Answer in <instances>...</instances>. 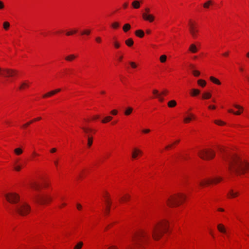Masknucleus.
<instances>
[{"instance_id": "nucleus-1", "label": "nucleus", "mask_w": 249, "mask_h": 249, "mask_svg": "<svg viewBox=\"0 0 249 249\" xmlns=\"http://www.w3.org/2000/svg\"><path fill=\"white\" fill-rule=\"evenodd\" d=\"M168 222L163 221L154 225L150 230H142L132 237L133 244L128 245L126 249H142L143 246L149 240L151 234L155 240H159L164 232L168 230Z\"/></svg>"}, {"instance_id": "nucleus-2", "label": "nucleus", "mask_w": 249, "mask_h": 249, "mask_svg": "<svg viewBox=\"0 0 249 249\" xmlns=\"http://www.w3.org/2000/svg\"><path fill=\"white\" fill-rule=\"evenodd\" d=\"M222 159L229 166V170L231 173L237 175H243L249 170V163L241 160L237 156L227 153L221 155Z\"/></svg>"}, {"instance_id": "nucleus-3", "label": "nucleus", "mask_w": 249, "mask_h": 249, "mask_svg": "<svg viewBox=\"0 0 249 249\" xmlns=\"http://www.w3.org/2000/svg\"><path fill=\"white\" fill-rule=\"evenodd\" d=\"M185 196L182 194H178L171 196L167 200V205L170 207L178 206L185 199Z\"/></svg>"}, {"instance_id": "nucleus-4", "label": "nucleus", "mask_w": 249, "mask_h": 249, "mask_svg": "<svg viewBox=\"0 0 249 249\" xmlns=\"http://www.w3.org/2000/svg\"><path fill=\"white\" fill-rule=\"evenodd\" d=\"M14 209L19 214L24 216L29 213L30 207L26 203H20L15 205L14 207Z\"/></svg>"}, {"instance_id": "nucleus-5", "label": "nucleus", "mask_w": 249, "mask_h": 249, "mask_svg": "<svg viewBox=\"0 0 249 249\" xmlns=\"http://www.w3.org/2000/svg\"><path fill=\"white\" fill-rule=\"evenodd\" d=\"M51 197L43 192L36 195L35 197V201L40 204H47L51 201Z\"/></svg>"}, {"instance_id": "nucleus-6", "label": "nucleus", "mask_w": 249, "mask_h": 249, "mask_svg": "<svg viewBox=\"0 0 249 249\" xmlns=\"http://www.w3.org/2000/svg\"><path fill=\"white\" fill-rule=\"evenodd\" d=\"M199 156L203 160H210L215 156V152L212 149H204L199 151Z\"/></svg>"}, {"instance_id": "nucleus-7", "label": "nucleus", "mask_w": 249, "mask_h": 249, "mask_svg": "<svg viewBox=\"0 0 249 249\" xmlns=\"http://www.w3.org/2000/svg\"><path fill=\"white\" fill-rule=\"evenodd\" d=\"M6 200L12 204H17L19 201V196L15 193H9L4 195Z\"/></svg>"}, {"instance_id": "nucleus-8", "label": "nucleus", "mask_w": 249, "mask_h": 249, "mask_svg": "<svg viewBox=\"0 0 249 249\" xmlns=\"http://www.w3.org/2000/svg\"><path fill=\"white\" fill-rule=\"evenodd\" d=\"M189 32L192 37L194 38H196L197 34L198 33V30L196 27V23L192 22L191 20H190L189 23Z\"/></svg>"}, {"instance_id": "nucleus-9", "label": "nucleus", "mask_w": 249, "mask_h": 249, "mask_svg": "<svg viewBox=\"0 0 249 249\" xmlns=\"http://www.w3.org/2000/svg\"><path fill=\"white\" fill-rule=\"evenodd\" d=\"M222 180L221 177H217L213 179H204L199 182L200 186H204L211 183H217Z\"/></svg>"}, {"instance_id": "nucleus-10", "label": "nucleus", "mask_w": 249, "mask_h": 249, "mask_svg": "<svg viewBox=\"0 0 249 249\" xmlns=\"http://www.w3.org/2000/svg\"><path fill=\"white\" fill-rule=\"evenodd\" d=\"M168 90L166 89H164L162 91L159 92L157 89L153 90V93L156 96V97L158 99L159 101L162 102L164 101L163 96L166 95L168 93Z\"/></svg>"}, {"instance_id": "nucleus-11", "label": "nucleus", "mask_w": 249, "mask_h": 249, "mask_svg": "<svg viewBox=\"0 0 249 249\" xmlns=\"http://www.w3.org/2000/svg\"><path fill=\"white\" fill-rule=\"evenodd\" d=\"M47 186L48 183L45 181L42 182H35L31 184V187L36 191H39L41 188Z\"/></svg>"}, {"instance_id": "nucleus-12", "label": "nucleus", "mask_w": 249, "mask_h": 249, "mask_svg": "<svg viewBox=\"0 0 249 249\" xmlns=\"http://www.w3.org/2000/svg\"><path fill=\"white\" fill-rule=\"evenodd\" d=\"M142 17L144 20L148 21L150 22H153L155 19L154 16L148 13H142Z\"/></svg>"}, {"instance_id": "nucleus-13", "label": "nucleus", "mask_w": 249, "mask_h": 249, "mask_svg": "<svg viewBox=\"0 0 249 249\" xmlns=\"http://www.w3.org/2000/svg\"><path fill=\"white\" fill-rule=\"evenodd\" d=\"M3 71L4 72V75H7L9 76H14L17 73V71L11 69H3Z\"/></svg>"}, {"instance_id": "nucleus-14", "label": "nucleus", "mask_w": 249, "mask_h": 249, "mask_svg": "<svg viewBox=\"0 0 249 249\" xmlns=\"http://www.w3.org/2000/svg\"><path fill=\"white\" fill-rule=\"evenodd\" d=\"M199 47H200L199 44L198 45V46H197L195 44H192L190 45V46L189 48V50L192 53H196L198 51Z\"/></svg>"}, {"instance_id": "nucleus-15", "label": "nucleus", "mask_w": 249, "mask_h": 249, "mask_svg": "<svg viewBox=\"0 0 249 249\" xmlns=\"http://www.w3.org/2000/svg\"><path fill=\"white\" fill-rule=\"evenodd\" d=\"M60 91H61L60 89H55L53 90H52V91L48 92L46 93V94L43 95L42 97L45 98L50 97V96L60 92Z\"/></svg>"}, {"instance_id": "nucleus-16", "label": "nucleus", "mask_w": 249, "mask_h": 249, "mask_svg": "<svg viewBox=\"0 0 249 249\" xmlns=\"http://www.w3.org/2000/svg\"><path fill=\"white\" fill-rule=\"evenodd\" d=\"M138 153H142V151L137 148H134L132 152V158L133 159H137L139 156Z\"/></svg>"}, {"instance_id": "nucleus-17", "label": "nucleus", "mask_w": 249, "mask_h": 249, "mask_svg": "<svg viewBox=\"0 0 249 249\" xmlns=\"http://www.w3.org/2000/svg\"><path fill=\"white\" fill-rule=\"evenodd\" d=\"M217 229L220 232L223 233H226L225 228L222 224H219L217 225Z\"/></svg>"}, {"instance_id": "nucleus-18", "label": "nucleus", "mask_w": 249, "mask_h": 249, "mask_svg": "<svg viewBox=\"0 0 249 249\" xmlns=\"http://www.w3.org/2000/svg\"><path fill=\"white\" fill-rule=\"evenodd\" d=\"M130 198V196L128 194H125L123 196L121 197L120 201L121 202H126Z\"/></svg>"}, {"instance_id": "nucleus-19", "label": "nucleus", "mask_w": 249, "mask_h": 249, "mask_svg": "<svg viewBox=\"0 0 249 249\" xmlns=\"http://www.w3.org/2000/svg\"><path fill=\"white\" fill-rule=\"evenodd\" d=\"M29 86V83L27 81L22 82L19 87V89H23L25 88H28Z\"/></svg>"}, {"instance_id": "nucleus-20", "label": "nucleus", "mask_w": 249, "mask_h": 249, "mask_svg": "<svg viewBox=\"0 0 249 249\" xmlns=\"http://www.w3.org/2000/svg\"><path fill=\"white\" fill-rule=\"evenodd\" d=\"M135 35L139 37H143L144 35V33L143 32V31L142 30H138L137 31H136L135 32Z\"/></svg>"}, {"instance_id": "nucleus-21", "label": "nucleus", "mask_w": 249, "mask_h": 249, "mask_svg": "<svg viewBox=\"0 0 249 249\" xmlns=\"http://www.w3.org/2000/svg\"><path fill=\"white\" fill-rule=\"evenodd\" d=\"M238 192H234L232 190H230L229 193L228 194L229 197H235L238 195Z\"/></svg>"}, {"instance_id": "nucleus-22", "label": "nucleus", "mask_w": 249, "mask_h": 249, "mask_svg": "<svg viewBox=\"0 0 249 249\" xmlns=\"http://www.w3.org/2000/svg\"><path fill=\"white\" fill-rule=\"evenodd\" d=\"M82 129L83 130L84 132L86 134L87 137H88V135H89V133L92 132V130L91 128L82 127Z\"/></svg>"}, {"instance_id": "nucleus-23", "label": "nucleus", "mask_w": 249, "mask_h": 249, "mask_svg": "<svg viewBox=\"0 0 249 249\" xmlns=\"http://www.w3.org/2000/svg\"><path fill=\"white\" fill-rule=\"evenodd\" d=\"M177 105V102L175 100H171L168 103V106L169 107H173Z\"/></svg>"}, {"instance_id": "nucleus-24", "label": "nucleus", "mask_w": 249, "mask_h": 249, "mask_svg": "<svg viewBox=\"0 0 249 249\" xmlns=\"http://www.w3.org/2000/svg\"><path fill=\"white\" fill-rule=\"evenodd\" d=\"M190 116L185 117L184 119V122L186 123L189 122L192 118H195L194 115L193 114H190Z\"/></svg>"}, {"instance_id": "nucleus-25", "label": "nucleus", "mask_w": 249, "mask_h": 249, "mask_svg": "<svg viewBox=\"0 0 249 249\" xmlns=\"http://www.w3.org/2000/svg\"><path fill=\"white\" fill-rule=\"evenodd\" d=\"M131 28V26L129 24L126 23L125 24L123 28V31L124 32H127L128 30H129Z\"/></svg>"}, {"instance_id": "nucleus-26", "label": "nucleus", "mask_w": 249, "mask_h": 249, "mask_svg": "<svg viewBox=\"0 0 249 249\" xmlns=\"http://www.w3.org/2000/svg\"><path fill=\"white\" fill-rule=\"evenodd\" d=\"M112 119V117L110 116L106 117L103 120H102L103 123H107Z\"/></svg>"}, {"instance_id": "nucleus-27", "label": "nucleus", "mask_w": 249, "mask_h": 249, "mask_svg": "<svg viewBox=\"0 0 249 249\" xmlns=\"http://www.w3.org/2000/svg\"><path fill=\"white\" fill-rule=\"evenodd\" d=\"M83 245V243L81 241L78 242L74 246V249H81Z\"/></svg>"}, {"instance_id": "nucleus-28", "label": "nucleus", "mask_w": 249, "mask_h": 249, "mask_svg": "<svg viewBox=\"0 0 249 249\" xmlns=\"http://www.w3.org/2000/svg\"><path fill=\"white\" fill-rule=\"evenodd\" d=\"M14 152L17 155H20L22 153L23 151L21 148H17L14 150Z\"/></svg>"}, {"instance_id": "nucleus-29", "label": "nucleus", "mask_w": 249, "mask_h": 249, "mask_svg": "<svg viewBox=\"0 0 249 249\" xmlns=\"http://www.w3.org/2000/svg\"><path fill=\"white\" fill-rule=\"evenodd\" d=\"M132 5L134 8L138 9L140 7V2L138 0H135L132 2Z\"/></svg>"}, {"instance_id": "nucleus-30", "label": "nucleus", "mask_w": 249, "mask_h": 249, "mask_svg": "<svg viewBox=\"0 0 249 249\" xmlns=\"http://www.w3.org/2000/svg\"><path fill=\"white\" fill-rule=\"evenodd\" d=\"M133 41L132 38H129L125 40V44L129 47H130L133 44Z\"/></svg>"}, {"instance_id": "nucleus-31", "label": "nucleus", "mask_w": 249, "mask_h": 249, "mask_svg": "<svg viewBox=\"0 0 249 249\" xmlns=\"http://www.w3.org/2000/svg\"><path fill=\"white\" fill-rule=\"evenodd\" d=\"M199 93H200V91L198 89H192L191 95L192 96H196V95H198V94H199Z\"/></svg>"}, {"instance_id": "nucleus-32", "label": "nucleus", "mask_w": 249, "mask_h": 249, "mask_svg": "<svg viewBox=\"0 0 249 249\" xmlns=\"http://www.w3.org/2000/svg\"><path fill=\"white\" fill-rule=\"evenodd\" d=\"M210 80L213 82L214 83H215L217 85H220L221 84L220 82L218 79L214 78V77H213V76L210 77Z\"/></svg>"}, {"instance_id": "nucleus-33", "label": "nucleus", "mask_w": 249, "mask_h": 249, "mask_svg": "<svg viewBox=\"0 0 249 249\" xmlns=\"http://www.w3.org/2000/svg\"><path fill=\"white\" fill-rule=\"evenodd\" d=\"M133 110V108L132 107H128L124 112V114L125 115H129L131 114Z\"/></svg>"}, {"instance_id": "nucleus-34", "label": "nucleus", "mask_w": 249, "mask_h": 249, "mask_svg": "<svg viewBox=\"0 0 249 249\" xmlns=\"http://www.w3.org/2000/svg\"><path fill=\"white\" fill-rule=\"evenodd\" d=\"M88 145L89 147H90L92 143V137H90L89 135L88 136Z\"/></svg>"}, {"instance_id": "nucleus-35", "label": "nucleus", "mask_w": 249, "mask_h": 249, "mask_svg": "<svg viewBox=\"0 0 249 249\" xmlns=\"http://www.w3.org/2000/svg\"><path fill=\"white\" fill-rule=\"evenodd\" d=\"M211 97V94L210 93L206 92L203 94L202 98L203 99H209Z\"/></svg>"}, {"instance_id": "nucleus-36", "label": "nucleus", "mask_w": 249, "mask_h": 249, "mask_svg": "<svg viewBox=\"0 0 249 249\" xmlns=\"http://www.w3.org/2000/svg\"><path fill=\"white\" fill-rule=\"evenodd\" d=\"M75 57L73 55H71L66 57L65 60L68 61H70L74 60Z\"/></svg>"}, {"instance_id": "nucleus-37", "label": "nucleus", "mask_w": 249, "mask_h": 249, "mask_svg": "<svg viewBox=\"0 0 249 249\" xmlns=\"http://www.w3.org/2000/svg\"><path fill=\"white\" fill-rule=\"evenodd\" d=\"M120 26V24L118 22H114L111 24V27L115 29H117Z\"/></svg>"}, {"instance_id": "nucleus-38", "label": "nucleus", "mask_w": 249, "mask_h": 249, "mask_svg": "<svg viewBox=\"0 0 249 249\" xmlns=\"http://www.w3.org/2000/svg\"><path fill=\"white\" fill-rule=\"evenodd\" d=\"M197 83L199 85L203 87H204L206 84L205 81L201 79L198 80Z\"/></svg>"}, {"instance_id": "nucleus-39", "label": "nucleus", "mask_w": 249, "mask_h": 249, "mask_svg": "<svg viewBox=\"0 0 249 249\" xmlns=\"http://www.w3.org/2000/svg\"><path fill=\"white\" fill-rule=\"evenodd\" d=\"M10 27V24L8 22L5 21L3 22V28L5 30H7Z\"/></svg>"}, {"instance_id": "nucleus-40", "label": "nucleus", "mask_w": 249, "mask_h": 249, "mask_svg": "<svg viewBox=\"0 0 249 249\" xmlns=\"http://www.w3.org/2000/svg\"><path fill=\"white\" fill-rule=\"evenodd\" d=\"M160 62H165L167 60V56L165 55H162L160 58Z\"/></svg>"}, {"instance_id": "nucleus-41", "label": "nucleus", "mask_w": 249, "mask_h": 249, "mask_svg": "<svg viewBox=\"0 0 249 249\" xmlns=\"http://www.w3.org/2000/svg\"><path fill=\"white\" fill-rule=\"evenodd\" d=\"M211 4H212V1L209 0L203 4V6L204 8H208L210 5Z\"/></svg>"}, {"instance_id": "nucleus-42", "label": "nucleus", "mask_w": 249, "mask_h": 249, "mask_svg": "<svg viewBox=\"0 0 249 249\" xmlns=\"http://www.w3.org/2000/svg\"><path fill=\"white\" fill-rule=\"evenodd\" d=\"M214 122L215 124L220 125H224L225 124V123L224 122L221 120H215Z\"/></svg>"}, {"instance_id": "nucleus-43", "label": "nucleus", "mask_w": 249, "mask_h": 249, "mask_svg": "<svg viewBox=\"0 0 249 249\" xmlns=\"http://www.w3.org/2000/svg\"><path fill=\"white\" fill-rule=\"evenodd\" d=\"M90 33V31L89 30H85L82 32H81V35H89Z\"/></svg>"}, {"instance_id": "nucleus-44", "label": "nucleus", "mask_w": 249, "mask_h": 249, "mask_svg": "<svg viewBox=\"0 0 249 249\" xmlns=\"http://www.w3.org/2000/svg\"><path fill=\"white\" fill-rule=\"evenodd\" d=\"M193 73L195 76H198L200 74V72L196 70L193 71Z\"/></svg>"}, {"instance_id": "nucleus-45", "label": "nucleus", "mask_w": 249, "mask_h": 249, "mask_svg": "<svg viewBox=\"0 0 249 249\" xmlns=\"http://www.w3.org/2000/svg\"><path fill=\"white\" fill-rule=\"evenodd\" d=\"M21 168V166L20 165H16L15 166L14 169L17 171H19Z\"/></svg>"}, {"instance_id": "nucleus-46", "label": "nucleus", "mask_w": 249, "mask_h": 249, "mask_svg": "<svg viewBox=\"0 0 249 249\" xmlns=\"http://www.w3.org/2000/svg\"><path fill=\"white\" fill-rule=\"evenodd\" d=\"M33 122H33V120H32V121H31L29 122L28 123H26V124H24V125H23V126H23V127H24V128H25V127H27V126H28L29 125H30V124H31Z\"/></svg>"}, {"instance_id": "nucleus-47", "label": "nucleus", "mask_w": 249, "mask_h": 249, "mask_svg": "<svg viewBox=\"0 0 249 249\" xmlns=\"http://www.w3.org/2000/svg\"><path fill=\"white\" fill-rule=\"evenodd\" d=\"M106 203L107 204V207H110L111 202L109 201L108 198H107V199L106 200Z\"/></svg>"}, {"instance_id": "nucleus-48", "label": "nucleus", "mask_w": 249, "mask_h": 249, "mask_svg": "<svg viewBox=\"0 0 249 249\" xmlns=\"http://www.w3.org/2000/svg\"><path fill=\"white\" fill-rule=\"evenodd\" d=\"M76 32L77 31L76 30H74V31H72V32H68L66 33V35L67 36H70V35H72V34H73L74 33H76Z\"/></svg>"}, {"instance_id": "nucleus-49", "label": "nucleus", "mask_w": 249, "mask_h": 249, "mask_svg": "<svg viewBox=\"0 0 249 249\" xmlns=\"http://www.w3.org/2000/svg\"><path fill=\"white\" fill-rule=\"evenodd\" d=\"M107 249H119L116 246L112 245L109 247Z\"/></svg>"}, {"instance_id": "nucleus-50", "label": "nucleus", "mask_w": 249, "mask_h": 249, "mask_svg": "<svg viewBox=\"0 0 249 249\" xmlns=\"http://www.w3.org/2000/svg\"><path fill=\"white\" fill-rule=\"evenodd\" d=\"M145 12L143 13H148L149 14L150 10L149 8L146 7L144 9Z\"/></svg>"}, {"instance_id": "nucleus-51", "label": "nucleus", "mask_w": 249, "mask_h": 249, "mask_svg": "<svg viewBox=\"0 0 249 249\" xmlns=\"http://www.w3.org/2000/svg\"><path fill=\"white\" fill-rule=\"evenodd\" d=\"M4 7L3 2L0 0V9H2Z\"/></svg>"}, {"instance_id": "nucleus-52", "label": "nucleus", "mask_w": 249, "mask_h": 249, "mask_svg": "<svg viewBox=\"0 0 249 249\" xmlns=\"http://www.w3.org/2000/svg\"><path fill=\"white\" fill-rule=\"evenodd\" d=\"M109 211H110V207H107L106 208V212H105V213L107 214L109 213Z\"/></svg>"}, {"instance_id": "nucleus-53", "label": "nucleus", "mask_w": 249, "mask_h": 249, "mask_svg": "<svg viewBox=\"0 0 249 249\" xmlns=\"http://www.w3.org/2000/svg\"><path fill=\"white\" fill-rule=\"evenodd\" d=\"M114 46L116 48H119L120 47V44L118 42H115L114 43Z\"/></svg>"}, {"instance_id": "nucleus-54", "label": "nucleus", "mask_w": 249, "mask_h": 249, "mask_svg": "<svg viewBox=\"0 0 249 249\" xmlns=\"http://www.w3.org/2000/svg\"><path fill=\"white\" fill-rule=\"evenodd\" d=\"M118 113V111L116 110H113L111 111V113L112 114V115H116Z\"/></svg>"}, {"instance_id": "nucleus-55", "label": "nucleus", "mask_w": 249, "mask_h": 249, "mask_svg": "<svg viewBox=\"0 0 249 249\" xmlns=\"http://www.w3.org/2000/svg\"><path fill=\"white\" fill-rule=\"evenodd\" d=\"M142 131L143 133H149L150 131V130L149 129H145L142 130Z\"/></svg>"}, {"instance_id": "nucleus-56", "label": "nucleus", "mask_w": 249, "mask_h": 249, "mask_svg": "<svg viewBox=\"0 0 249 249\" xmlns=\"http://www.w3.org/2000/svg\"><path fill=\"white\" fill-rule=\"evenodd\" d=\"M130 66L132 68H135L137 67V65L136 63H130Z\"/></svg>"}, {"instance_id": "nucleus-57", "label": "nucleus", "mask_w": 249, "mask_h": 249, "mask_svg": "<svg viewBox=\"0 0 249 249\" xmlns=\"http://www.w3.org/2000/svg\"><path fill=\"white\" fill-rule=\"evenodd\" d=\"M77 208L78 210H80L82 209V206L80 204H77Z\"/></svg>"}, {"instance_id": "nucleus-58", "label": "nucleus", "mask_w": 249, "mask_h": 249, "mask_svg": "<svg viewBox=\"0 0 249 249\" xmlns=\"http://www.w3.org/2000/svg\"><path fill=\"white\" fill-rule=\"evenodd\" d=\"M0 74L4 76V72L3 71V69H1V68H0Z\"/></svg>"}, {"instance_id": "nucleus-59", "label": "nucleus", "mask_w": 249, "mask_h": 249, "mask_svg": "<svg viewBox=\"0 0 249 249\" xmlns=\"http://www.w3.org/2000/svg\"><path fill=\"white\" fill-rule=\"evenodd\" d=\"M56 151V148H53L52 149H51V150H50V152L51 153H54Z\"/></svg>"}, {"instance_id": "nucleus-60", "label": "nucleus", "mask_w": 249, "mask_h": 249, "mask_svg": "<svg viewBox=\"0 0 249 249\" xmlns=\"http://www.w3.org/2000/svg\"><path fill=\"white\" fill-rule=\"evenodd\" d=\"M234 107L237 108H238V109H243V107H240V106H239V105H234Z\"/></svg>"}, {"instance_id": "nucleus-61", "label": "nucleus", "mask_w": 249, "mask_h": 249, "mask_svg": "<svg viewBox=\"0 0 249 249\" xmlns=\"http://www.w3.org/2000/svg\"><path fill=\"white\" fill-rule=\"evenodd\" d=\"M96 40L98 42H100L101 41V38L100 37H97L96 38Z\"/></svg>"}, {"instance_id": "nucleus-62", "label": "nucleus", "mask_w": 249, "mask_h": 249, "mask_svg": "<svg viewBox=\"0 0 249 249\" xmlns=\"http://www.w3.org/2000/svg\"><path fill=\"white\" fill-rule=\"evenodd\" d=\"M41 119V118L39 117H37L36 118L34 119V120H33V122H35L36 121H39Z\"/></svg>"}, {"instance_id": "nucleus-63", "label": "nucleus", "mask_w": 249, "mask_h": 249, "mask_svg": "<svg viewBox=\"0 0 249 249\" xmlns=\"http://www.w3.org/2000/svg\"><path fill=\"white\" fill-rule=\"evenodd\" d=\"M208 108L209 109H215V107L214 106H209Z\"/></svg>"}, {"instance_id": "nucleus-64", "label": "nucleus", "mask_w": 249, "mask_h": 249, "mask_svg": "<svg viewBox=\"0 0 249 249\" xmlns=\"http://www.w3.org/2000/svg\"><path fill=\"white\" fill-rule=\"evenodd\" d=\"M219 150H220V152L222 153L223 152H224V149L222 147H219Z\"/></svg>"}]
</instances>
